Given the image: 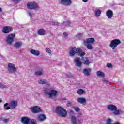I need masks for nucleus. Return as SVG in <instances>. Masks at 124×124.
Here are the masks:
<instances>
[{
    "instance_id": "obj_1",
    "label": "nucleus",
    "mask_w": 124,
    "mask_h": 124,
    "mask_svg": "<svg viewBox=\"0 0 124 124\" xmlns=\"http://www.w3.org/2000/svg\"><path fill=\"white\" fill-rule=\"evenodd\" d=\"M48 90L49 89L48 88L45 87L42 88V90L45 92V93L46 97L48 98H51V99L57 98L58 91L51 90L50 92H48Z\"/></svg>"
},
{
    "instance_id": "obj_2",
    "label": "nucleus",
    "mask_w": 124,
    "mask_h": 124,
    "mask_svg": "<svg viewBox=\"0 0 124 124\" xmlns=\"http://www.w3.org/2000/svg\"><path fill=\"white\" fill-rule=\"evenodd\" d=\"M69 54L71 57H73L76 54H77L79 57H81L86 55V53L82 52L81 49L79 48H76V47H73L69 51Z\"/></svg>"
},
{
    "instance_id": "obj_3",
    "label": "nucleus",
    "mask_w": 124,
    "mask_h": 124,
    "mask_svg": "<svg viewBox=\"0 0 124 124\" xmlns=\"http://www.w3.org/2000/svg\"><path fill=\"white\" fill-rule=\"evenodd\" d=\"M107 109L109 111H114L112 113L115 116H119V115H120L121 113H122V110H121V109H118L117 106L113 104L108 105Z\"/></svg>"
},
{
    "instance_id": "obj_4",
    "label": "nucleus",
    "mask_w": 124,
    "mask_h": 124,
    "mask_svg": "<svg viewBox=\"0 0 124 124\" xmlns=\"http://www.w3.org/2000/svg\"><path fill=\"white\" fill-rule=\"evenodd\" d=\"M56 113L60 115L61 117H66L67 112L63 108L61 107H57L56 109Z\"/></svg>"
},
{
    "instance_id": "obj_5",
    "label": "nucleus",
    "mask_w": 124,
    "mask_h": 124,
    "mask_svg": "<svg viewBox=\"0 0 124 124\" xmlns=\"http://www.w3.org/2000/svg\"><path fill=\"white\" fill-rule=\"evenodd\" d=\"M15 37V33H12L9 34L6 39V42L7 44L9 45H11L12 43L14 42V38Z\"/></svg>"
},
{
    "instance_id": "obj_6",
    "label": "nucleus",
    "mask_w": 124,
    "mask_h": 124,
    "mask_svg": "<svg viewBox=\"0 0 124 124\" xmlns=\"http://www.w3.org/2000/svg\"><path fill=\"white\" fill-rule=\"evenodd\" d=\"M119 44H121V41L119 39H114L110 42L109 46L112 50H114Z\"/></svg>"
},
{
    "instance_id": "obj_7",
    "label": "nucleus",
    "mask_w": 124,
    "mask_h": 124,
    "mask_svg": "<svg viewBox=\"0 0 124 124\" xmlns=\"http://www.w3.org/2000/svg\"><path fill=\"white\" fill-rule=\"evenodd\" d=\"M8 71L10 73H16L17 72V68L13 63L8 64Z\"/></svg>"
},
{
    "instance_id": "obj_8",
    "label": "nucleus",
    "mask_w": 124,
    "mask_h": 124,
    "mask_svg": "<svg viewBox=\"0 0 124 124\" xmlns=\"http://www.w3.org/2000/svg\"><path fill=\"white\" fill-rule=\"evenodd\" d=\"M27 5L28 9H35L36 8H38V5H37L35 2H29L27 3Z\"/></svg>"
},
{
    "instance_id": "obj_9",
    "label": "nucleus",
    "mask_w": 124,
    "mask_h": 124,
    "mask_svg": "<svg viewBox=\"0 0 124 124\" xmlns=\"http://www.w3.org/2000/svg\"><path fill=\"white\" fill-rule=\"evenodd\" d=\"M12 31H13V30L12 29V27L4 26L2 30V32H3V33H9L10 32H11Z\"/></svg>"
},
{
    "instance_id": "obj_10",
    "label": "nucleus",
    "mask_w": 124,
    "mask_h": 124,
    "mask_svg": "<svg viewBox=\"0 0 124 124\" xmlns=\"http://www.w3.org/2000/svg\"><path fill=\"white\" fill-rule=\"evenodd\" d=\"M77 101L78 103L82 104V105H85L86 103H87V100L84 97H78L77 98Z\"/></svg>"
},
{
    "instance_id": "obj_11",
    "label": "nucleus",
    "mask_w": 124,
    "mask_h": 124,
    "mask_svg": "<svg viewBox=\"0 0 124 124\" xmlns=\"http://www.w3.org/2000/svg\"><path fill=\"white\" fill-rule=\"evenodd\" d=\"M60 3L62 5L68 6L72 3V1H71V0H60Z\"/></svg>"
},
{
    "instance_id": "obj_12",
    "label": "nucleus",
    "mask_w": 124,
    "mask_h": 124,
    "mask_svg": "<svg viewBox=\"0 0 124 124\" xmlns=\"http://www.w3.org/2000/svg\"><path fill=\"white\" fill-rule=\"evenodd\" d=\"M31 111L34 114H36L39 113V112H41V109L39 106H35L31 108Z\"/></svg>"
},
{
    "instance_id": "obj_13",
    "label": "nucleus",
    "mask_w": 124,
    "mask_h": 124,
    "mask_svg": "<svg viewBox=\"0 0 124 124\" xmlns=\"http://www.w3.org/2000/svg\"><path fill=\"white\" fill-rule=\"evenodd\" d=\"M38 84L40 85H46V86H51L50 82L46 80L45 79H41L38 81Z\"/></svg>"
},
{
    "instance_id": "obj_14",
    "label": "nucleus",
    "mask_w": 124,
    "mask_h": 124,
    "mask_svg": "<svg viewBox=\"0 0 124 124\" xmlns=\"http://www.w3.org/2000/svg\"><path fill=\"white\" fill-rule=\"evenodd\" d=\"M74 62H76V66H78V67H81V66H82V62H81L80 57L76 58L74 59Z\"/></svg>"
},
{
    "instance_id": "obj_15",
    "label": "nucleus",
    "mask_w": 124,
    "mask_h": 124,
    "mask_svg": "<svg viewBox=\"0 0 124 124\" xmlns=\"http://www.w3.org/2000/svg\"><path fill=\"white\" fill-rule=\"evenodd\" d=\"M22 46L23 42L21 41L16 42L14 44V46L16 49H20Z\"/></svg>"
},
{
    "instance_id": "obj_16",
    "label": "nucleus",
    "mask_w": 124,
    "mask_h": 124,
    "mask_svg": "<svg viewBox=\"0 0 124 124\" xmlns=\"http://www.w3.org/2000/svg\"><path fill=\"white\" fill-rule=\"evenodd\" d=\"M106 15L107 17H108V19H112L113 18V15L114 14L113 13V11L111 10H108L107 11Z\"/></svg>"
},
{
    "instance_id": "obj_17",
    "label": "nucleus",
    "mask_w": 124,
    "mask_h": 124,
    "mask_svg": "<svg viewBox=\"0 0 124 124\" xmlns=\"http://www.w3.org/2000/svg\"><path fill=\"white\" fill-rule=\"evenodd\" d=\"M22 124H29L30 122V118L27 117H23L20 120Z\"/></svg>"
},
{
    "instance_id": "obj_18",
    "label": "nucleus",
    "mask_w": 124,
    "mask_h": 124,
    "mask_svg": "<svg viewBox=\"0 0 124 124\" xmlns=\"http://www.w3.org/2000/svg\"><path fill=\"white\" fill-rule=\"evenodd\" d=\"M95 42V40L93 38H87L84 41V44H91Z\"/></svg>"
},
{
    "instance_id": "obj_19",
    "label": "nucleus",
    "mask_w": 124,
    "mask_h": 124,
    "mask_svg": "<svg viewBox=\"0 0 124 124\" xmlns=\"http://www.w3.org/2000/svg\"><path fill=\"white\" fill-rule=\"evenodd\" d=\"M30 54H31V55H33L36 57H38V56L40 55V52H39L38 50H35L34 49H31L30 50Z\"/></svg>"
},
{
    "instance_id": "obj_20",
    "label": "nucleus",
    "mask_w": 124,
    "mask_h": 124,
    "mask_svg": "<svg viewBox=\"0 0 124 124\" xmlns=\"http://www.w3.org/2000/svg\"><path fill=\"white\" fill-rule=\"evenodd\" d=\"M37 34L38 35H45L46 31L43 29H40L37 31Z\"/></svg>"
},
{
    "instance_id": "obj_21",
    "label": "nucleus",
    "mask_w": 124,
    "mask_h": 124,
    "mask_svg": "<svg viewBox=\"0 0 124 124\" xmlns=\"http://www.w3.org/2000/svg\"><path fill=\"white\" fill-rule=\"evenodd\" d=\"M38 119L40 122H44L46 120V116L44 114H40L38 116Z\"/></svg>"
},
{
    "instance_id": "obj_22",
    "label": "nucleus",
    "mask_w": 124,
    "mask_h": 124,
    "mask_svg": "<svg viewBox=\"0 0 124 124\" xmlns=\"http://www.w3.org/2000/svg\"><path fill=\"white\" fill-rule=\"evenodd\" d=\"M12 109H15L17 106V101H12L10 103Z\"/></svg>"
},
{
    "instance_id": "obj_23",
    "label": "nucleus",
    "mask_w": 124,
    "mask_h": 124,
    "mask_svg": "<svg viewBox=\"0 0 124 124\" xmlns=\"http://www.w3.org/2000/svg\"><path fill=\"white\" fill-rule=\"evenodd\" d=\"M91 68H89L88 69H84L83 72L85 76H89L90 75V72H91Z\"/></svg>"
},
{
    "instance_id": "obj_24",
    "label": "nucleus",
    "mask_w": 124,
    "mask_h": 124,
    "mask_svg": "<svg viewBox=\"0 0 124 124\" xmlns=\"http://www.w3.org/2000/svg\"><path fill=\"white\" fill-rule=\"evenodd\" d=\"M94 12L96 17H100V15H101V10L98 9L95 10Z\"/></svg>"
},
{
    "instance_id": "obj_25",
    "label": "nucleus",
    "mask_w": 124,
    "mask_h": 124,
    "mask_svg": "<svg viewBox=\"0 0 124 124\" xmlns=\"http://www.w3.org/2000/svg\"><path fill=\"white\" fill-rule=\"evenodd\" d=\"M96 74L98 77H105V73L100 71H97Z\"/></svg>"
},
{
    "instance_id": "obj_26",
    "label": "nucleus",
    "mask_w": 124,
    "mask_h": 124,
    "mask_svg": "<svg viewBox=\"0 0 124 124\" xmlns=\"http://www.w3.org/2000/svg\"><path fill=\"white\" fill-rule=\"evenodd\" d=\"M77 93L79 95L84 94V93H86V91L82 89H78L77 91Z\"/></svg>"
},
{
    "instance_id": "obj_27",
    "label": "nucleus",
    "mask_w": 124,
    "mask_h": 124,
    "mask_svg": "<svg viewBox=\"0 0 124 124\" xmlns=\"http://www.w3.org/2000/svg\"><path fill=\"white\" fill-rule=\"evenodd\" d=\"M43 74V70L41 69L40 71H36L35 73V75H36V76H41Z\"/></svg>"
},
{
    "instance_id": "obj_28",
    "label": "nucleus",
    "mask_w": 124,
    "mask_h": 124,
    "mask_svg": "<svg viewBox=\"0 0 124 124\" xmlns=\"http://www.w3.org/2000/svg\"><path fill=\"white\" fill-rule=\"evenodd\" d=\"M71 120L73 124H77V122H76V117L72 116L71 118Z\"/></svg>"
},
{
    "instance_id": "obj_29",
    "label": "nucleus",
    "mask_w": 124,
    "mask_h": 124,
    "mask_svg": "<svg viewBox=\"0 0 124 124\" xmlns=\"http://www.w3.org/2000/svg\"><path fill=\"white\" fill-rule=\"evenodd\" d=\"M90 62L88 58H85L84 61L83 62V64H85L86 65H89L90 64Z\"/></svg>"
},
{
    "instance_id": "obj_30",
    "label": "nucleus",
    "mask_w": 124,
    "mask_h": 124,
    "mask_svg": "<svg viewBox=\"0 0 124 124\" xmlns=\"http://www.w3.org/2000/svg\"><path fill=\"white\" fill-rule=\"evenodd\" d=\"M85 46L88 50H92L93 49V46L91 44H86Z\"/></svg>"
},
{
    "instance_id": "obj_31",
    "label": "nucleus",
    "mask_w": 124,
    "mask_h": 124,
    "mask_svg": "<svg viewBox=\"0 0 124 124\" xmlns=\"http://www.w3.org/2000/svg\"><path fill=\"white\" fill-rule=\"evenodd\" d=\"M8 103H5L4 105V108L5 110H9L10 109V107H8Z\"/></svg>"
},
{
    "instance_id": "obj_32",
    "label": "nucleus",
    "mask_w": 124,
    "mask_h": 124,
    "mask_svg": "<svg viewBox=\"0 0 124 124\" xmlns=\"http://www.w3.org/2000/svg\"><path fill=\"white\" fill-rule=\"evenodd\" d=\"M62 24L64 26H70L71 23L70 21H63Z\"/></svg>"
},
{
    "instance_id": "obj_33",
    "label": "nucleus",
    "mask_w": 124,
    "mask_h": 124,
    "mask_svg": "<svg viewBox=\"0 0 124 124\" xmlns=\"http://www.w3.org/2000/svg\"><path fill=\"white\" fill-rule=\"evenodd\" d=\"M65 76H66V77H68V78H73V75H72V74H71V73H68L65 74Z\"/></svg>"
},
{
    "instance_id": "obj_34",
    "label": "nucleus",
    "mask_w": 124,
    "mask_h": 124,
    "mask_svg": "<svg viewBox=\"0 0 124 124\" xmlns=\"http://www.w3.org/2000/svg\"><path fill=\"white\" fill-rule=\"evenodd\" d=\"M36 124V121L34 119H32L31 121H30L29 120V123H28V124Z\"/></svg>"
},
{
    "instance_id": "obj_35",
    "label": "nucleus",
    "mask_w": 124,
    "mask_h": 124,
    "mask_svg": "<svg viewBox=\"0 0 124 124\" xmlns=\"http://www.w3.org/2000/svg\"><path fill=\"white\" fill-rule=\"evenodd\" d=\"M45 51L46 53H48V54H51V53H52L50 48H46Z\"/></svg>"
},
{
    "instance_id": "obj_36",
    "label": "nucleus",
    "mask_w": 124,
    "mask_h": 124,
    "mask_svg": "<svg viewBox=\"0 0 124 124\" xmlns=\"http://www.w3.org/2000/svg\"><path fill=\"white\" fill-rule=\"evenodd\" d=\"M74 109L75 111H76V112H80V108H79L77 107H74Z\"/></svg>"
},
{
    "instance_id": "obj_37",
    "label": "nucleus",
    "mask_w": 124,
    "mask_h": 124,
    "mask_svg": "<svg viewBox=\"0 0 124 124\" xmlns=\"http://www.w3.org/2000/svg\"><path fill=\"white\" fill-rule=\"evenodd\" d=\"M0 88H1V89H4V88H6V85L0 83Z\"/></svg>"
},
{
    "instance_id": "obj_38",
    "label": "nucleus",
    "mask_w": 124,
    "mask_h": 124,
    "mask_svg": "<svg viewBox=\"0 0 124 124\" xmlns=\"http://www.w3.org/2000/svg\"><path fill=\"white\" fill-rule=\"evenodd\" d=\"M102 81L104 83H105V84H109V81L106 80L105 78L103 79Z\"/></svg>"
},
{
    "instance_id": "obj_39",
    "label": "nucleus",
    "mask_w": 124,
    "mask_h": 124,
    "mask_svg": "<svg viewBox=\"0 0 124 124\" xmlns=\"http://www.w3.org/2000/svg\"><path fill=\"white\" fill-rule=\"evenodd\" d=\"M107 67H108V68H111L112 67V64L111 63H107L106 65Z\"/></svg>"
},
{
    "instance_id": "obj_40",
    "label": "nucleus",
    "mask_w": 124,
    "mask_h": 124,
    "mask_svg": "<svg viewBox=\"0 0 124 124\" xmlns=\"http://www.w3.org/2000/svg\"><path fill=\"white\" fill-rule=\"evenodd\" d=\"M73 105V104L72 102H69L67 104L66 106L68 107H69L70 106H72Z\"/></svg>"
},
{
    "instance_id": "obj_41",
    "label": "nucleus",
    "mask_w": 124,
    "mask_h": 124,
    "mask_svg": "<svg viewBox=\"0 0 124 124\" xmlns=\"http://www.w3.org/2000/svg\"><path fill=\"white\" fill-rule=\"evenodd\" d=\"M3 122L4 123H5V124H7L8 122H9V118H8V119L5 118V119H4Z\"/></svg>"
},
{
    "instance_id": "obj_42",
    "label": "nucleus",
    "mask_w": 124,
    "mask_h": 124,
    "mask_svg": "<svg viewBox=\"0 0 124 124\" xmlns=\"http://www.w3.org/2000/svg\"><path fill=\"white\" fill-rule=\"evenodd\" d=\"M83 35V33H78V34L76 35L77 37H81Z\"/></svg>"
},
{
    "instance_id": "obj_43",
    "label": "nucleus",
    "mask_w": 124,
    "mask_h": 124,
    "mask_svg": "<svg viewBox=\"0 0 124 124\" xmlns=\"http://www.w3.org/2000/svg\"><path fill=\"white\" fill-rule=\"evenodd\" d=\"M60 23H58V22H53L52 25H53L54 26H59Z\"/></svg>"
},
{
    "instance_id": "obj_44",
    "label": "nucleus",
    "mask_w": 124,
    "mask_h": 124,
    "mask_svg": "<svg viewBox=\"0 0 124 124\" xmlns=\"http://www.w3.org/2000/svg\"><path fill=\"white\" fill-rule=\"evenodd\" d=\"M5 119V118L4 117H0V121H2V122H3Z\"/></svg>"
},
{
    "instance_id": "obj_45",
    "label": "nucleus",
    "mask_w": 124,
    "mask_h": 124,
    "mask_svg": "<svg viewBox=\"0 0 124 124\" xmlns=\"http://www.w3.org/2000/svg\"><path fill=\"white\" fill-rule=\"evenodd\" d=\"M28 14H29V16H30V17H31V16H32V15H33V14L31 12H29Z\"/></svg>"
},
{
    "instance_id": "obj_46",
    "label": "nucleus",
    "mask_w": 124,
    "mask_h": 124,
    "mask_svg": "<svg viewBox=\"0 0 124 124\" xmlns=\"http://www.w3.org/2000/svg\"><path fill=\"white\" fill-rule=\"evenodd\" d=\"M63 35L64 36H67V35H68V34H67V33H66V32H64L63 33Z\"/></svg>"
},
{
    "instance_id": "obj_47",
    "label": "nucleus",
    "mask_w": 124,
    "mask_h": 124,
    "mask_svg": "<svg viewBox=\"0 0 124 124\" xmlns=\"http://www.w3.org/2000/svg\"><path fill=\"white\" fill-rule=\"evenodd\" d=\"M88 0H82L83 2H88Z\"/></svg>"
},
{
    "instance_id": "obj_48",
    "label": "nucleus",
    "mask_w": 124,
    "mask_h": 124,
    "mask_svg": "<svg viewBox=\"0 0 124 124\" xmlns=\"http://www.w3.org/2000/svg\"><path fill=\"white\" fill-rule=\"evenodd\" d=\"M13 1H20V0H13Z\"/></svg>"
},
{
    "instance_id": "obj_49",
    "label": "nucleus",
    "mask_w": 124,
    "mask_h": 124,
    "mask_svg": "<svg viewBox=\"0 0 124 124\" xmlns=\"http://www.w3.org/2000/svg\"><path fill=\"white\" fill-rule=\"evenodd\" d=\"M0 12H2V9L0 7Z\"/></svg>"
},
{
    "instance_id": "obj_50",
    "label": "nucleus",
    "mask_w": 124,
    "mask_h": 124,
    "mask_svg": "<svg viewBox=\"0 0 124 124\" xmlns=\"http://www.w3.org/2000/svg\"><path fill=\"white\" fill-rule=\"evenodd\" d=\"M70 113H71V114H73V111L71 110V111H70Z\"/></svg>"
},
{
    "instance_id": "obj_51",
    "label": "nucleus",
    "mask_w": 124,
    "mask_h": 124,
    "mask_svg": "<svg viewBox=\"0 0 124 124\" xmlns=\"http://www.w3.org/2000/svg\"><path fill=\"white\" fill-rule=\"evenodd\" d=\"M1 102H2V101L0 99V103H1Z\"/></svg>"
},
{
    "instance_id": "obj_52",
    "label": "nucleus",
    "mask_w": 124,
    "mask_h": 124,
    "mask_svg": "<svg viewBox=\"0 0 124 124\" xmlns=\"http://www.w3.org/2000/svg\"><path fill=\"white\" fill-rule=\"evenodd\" d=\"M63 100H66V98H63Z\"/></svg>"
},
{
    "instance_id": "obj_53",
    "label": "nucleus",
    "mask_w": 124,
    "mask_h": 124,
    "mask_svg": "<svg viewBox=\"0 0 124 124\" xmlns=\"http://www.w3.org/2000/svg\"><path fill=\"white\" fill-rule=\"evenodd\" d=\"M78 122H80V120H78Z\"/></svg>"
}]
</instances>
